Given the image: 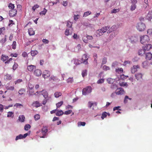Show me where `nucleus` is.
<instances>
[{"mask_svg":"<svg viewBox=\"0 0 152 152\" xmlns=\"http://www.w3.org/2000/svg\"><path fill=\"white\" fill-rule=\"evenodd\" d=\"M88 46L89 48H96L97 49H99L100 47L99 46H93L91 44H89Z\"/></svg>","mask_w":152,"mask_h":152,"instance_id":"6e6d98bb","label":"nucleus"},{"mask_svg":"<svg viewBox=\"0 0 152 152\" xmlns=\"http://www.w3.org/2000/svg\"><path fill=\"white\" fill-rule=\"evenodd\" d=\"M103 69L105 70H108L110 69L109 67L107 66L106 65H104L103 67Z\"/></svg>","mask_w":152,"mask_h":152,"instance_id":"4d7b16f0","label":"nucleus"},{"mask_svg":"<svg viewBox=\"0 0 152 152\" xmlns=\"http://www.w3.org/2000/svg\"><path fill=\"white\" fill-rule=\"evenodd\" d=\"M8 58L9 57L8 56H4L3 55H2L1 56V59L3 61H4L7 60Z\"/></svg>","mask_w":152,"mask_h":152,"instance_id":"bb28decb","label":"nucleus"},{"mask_svg":"<svg viewBox=\"0 0 152 152\" xmlns=\"http://www.w3.org/2000/svg\"><path fill=\"white\" fill-rule=\"evenodd\" d=\"M82 61L78 59H75L74 60V63L76 65H78L82 63Z\"/></svg>","mask_w":152,"mask_h":152,"instance_id":"b1692460","label":"nucleus"},{"mask_svg":"<svg viewBox=\"0 0 152 152\" xmlns=\"http://www.w3.org/2000/svg\"><path fill=\"white\" fill-rule=\"evenodd\" d=\"M148 34L152 36V29H149L147 31Z\"/></svg>","mask_w":152,"mask_h":152,"instance_id":"bf43d9fd","label":"nucleus"},{"mask_svg":"<svg viewBox=\"0 0 152 152\" xmlns=\"http://www.w3.org/2000/svg\"><path fill=\"white\" fill-rule=\"evenodd\" d=\"M143 48L145 51H148L152 48V45L151 44H147Z\"/></svg>","mask_w":152,"mask_h":152,"instance_id":"a211bd4d","label":"nucleus"},{"mask_svg":"<svg viewBox=\"0 0 152 152\" xmlns=\"http://www.w3.org/2000/svg\"><path fill=\"white\" fill-rule=\"evenodd\" d=\"M91 14V12L90 11H87L84 13L83 16V17H86Z\"/></svg>","mask_w":152,"mask_h":152,"instance_id":"4c0bfd02","label":"nucleus"},{"mask_svg":"<svg viewBox=\"0 0 152 152\" xmlns=\"http://www.w3.org/2000/svg\"><path fill=\"white\" fill-rule=\"evenodd\" d=\"M13 113L12 112H8L7 117H11L13 115Z\"/></svg>","mask_w":152,"mask_h":152,"instance_id":"13d9d810","label":"nucleus"},{"mask_svg":"<svg viewBox=\"0 0 152 152\" xmlns=\"http://www.w3.org/2000/svg\"><path fill=\"white\" fill-rule=\"evenodd\" d=\"M48 130L46 127L43 126L42 129V133L43 135V136L41 137L44 138L45 136V135L47 132Z\"/></svg>","mask_w":152,"mask_h":152,"instance_id":"9b49d317","label":"nucleus"},{"mask_svg":"<svg viewBox=\"0 0 152 152\" xmlns=\"http://www.w3.org/2000/svg\"><path fill=\"white\" fill-rule=\"evenodd\" d=\"M135 76L137 80H140L142 79V75L140 73H138L135 74Z\"/></svg>","mask_w":152,"mask_h":152,"instance_id":"dca6fc26","label":"nucleus"},{"mask_svg":"<svg viewBox=\"0 0 152 152\" xmlns=\"http://www.w3.org/2000/svg\"><path fill=\"white\" fill-rule=\"evenodd\" d=\"M31 55L32 56H35L37 55L38 52L37 50H31Z\"/></svg>","mask_w":152,"mask_h":152,"instance_id":"393cba45","label":"nucleus"},{"mask_svg":"<svg viewBox=\"0 0 152 152\" xmlns=\"http://www.w3.org/2000/svg\"><path fill=\"white\" fill-rule=\"evenodd\" d=\"M17 13V11L16 9H12L9 11V15L10 16L13 17L15 16Z\"/></svg>","mask_w":152,"mask_h":152,"instance_id":"9d476101","label":"nucleus"},{"mask_svg":"<svg viewBox=\"0 0 152 152\" xmlns=\"http://www.w3.org/2000/svg\"><path fill=\"white\" fill-rule=\"evenodd\" d=\"M123 71V69L122 68H118V69H116L115 72H116L119 73L122 72Z\"/></svg>","mask_w":152,"mask_h":152,"instance_id":"58836bf2","label":"nucleus"},{"mask_svg":"<svg viewBox=\"0 0 152 152\" xmlns=\"http://www.w3.org/2000/svg\"><path fill=\"white\" fill-rule=\"evenodd\" d=\"M42 74V72L39 69H37L34 72V75L38 77L41 76Z\"/></svg>","mask_w":152,"mask_h":152,"instance_id":"4468645a","label":"nucleus"},{"mask_svg":"<svg viewBox=\"0 0 152 152\" xmlns=\"http://www.w3.org/2000/svg\"><path fill=\"white\" fill-rule=\"evenodd\" d=\"M72 112V110H69L67 111H66L64 112V114L65 115H68L71 114Z\"/></svg>","mask_w":152,"mask_h":152,"instance_id":"864d4df0","label":"nucleus"},{"mask_svg":"<svg viewBox=\"0 0 152 152\" xmlns=\"http://www.w3.org/2000/svg\"><path fill=\"white\" fill-rule=\"evenodd\" d=\"M110 27L109 26H106L104 27L101 29H98L96 32L97 34L99 36L102 35Z\"/></svg>","mask_w":152,"mask_h":152,"instance_id":"f257e3e1","label":"nucleus"},{"mask_svg":"<svg viewBox=\"0 0 152 152\" xmlns=\"http://www.w3.org/2000/svg\"><path fill=\"white\" fill-rule=\"evenodd\" d=\"M73 78H69L67 80V82L68 83H71L73 82Z\"/></svg>","mask_w":152,"mask_h":152,"instance_id":"e2e57ef3","label":"nucleus"},{"mask_svg":"<svg viewBox=\"0 0 152 152\" xmlns=\"http://www.w3.org/2000/svg\"><path fill=\"white\" fill-rule=\"evenodd\" d=\"M4 79L6 80H10L12 79L11 75L9 74H7L4 76Z\"/></svg>","mask_w":152,"mask_h":152,"instance_id":"4be33fe9","label":"nucleus"},{"mask_svg":"<svg viewBox=\"0 0 152 152\" xmlns=\"http://www.w3.org/2000/svg\"><path fill=\"white\" fill-rule=\"evenodd\" d=\"M49 98H48V99H46L45 98V99L43 100L42 102V104L44 105H45L46 104L48 100H49Z\"/></svg>","mask_w":152,"mask_h":152,"instance_id":"774afa93","label":"nucleus"},{"mask_svg":"<svg viewBox=\"0 0 152 152\" xmlns=\"http://www.w3.org/2000/svg\"><path fill=\"white\" fill-rule=\"evenodd\" d=\"M108 83L112 84L114 82V80L111 78H108L107 80Z\"/></svg>","mask_w":152,"mask_h":152,"instance_id":"f704fd0d","label":"nucleus"},{"mask_svg":"<svg viewBox=\"0 0 152 152\" xmlns=\"http://www.w3.org/2000/svg\"><path fill=\"white\" fill-rule=\"evenodd\" d=\"M139 68V66L138 65H134L131 68V71L132 73H135L137 71V69Z\"/></svg>","mask_w":152,"mask_h":152,"instance_id":"2eb2a0df","label":"nucleus"},{"mask_svg":"<svg viewBox=\"0 0 152 152\" xmlns=\"http://www.w3.org/2000/svg\"><path fill=\"white\" fill-rule=\"evenodd\" d=\"M61 93L60 92H56L54 95L55 97L58 98L61 95Z\"/></svg>","mask_w":152,"mask_h":152,"instance_id":"a878e982","label":"nucleus"},{"mask_svg":"<svg viewBox=\"0 0 152 152\" xmlns=\"http://www.w3.org/2000/svg\"><path fill=\"white\" fill-rule=\"evenodd\" d=\"M22 81V80L21 79H18L15 81V84H17L20 83Z\"/></svg>","mask_w":152,"mask_h":152,"instance_id":"3c124183","label":"nucleus"},{"mask_svg":"<svg viewBox=\"0 0 152 152\" xmlns=\"http://www.w3.org/2000/svg\"><path fill=\"white\" fill-rule=\"evenodd\" d=\"M63 101H61L57 103L56 104L57 109L60 107L63 104Z\"/></svg>","mask_w":152,"mask_h":152,"instance_id":"72a5a7b5","label":"nucleus"},{"mask_svg":"<svg viewBox=\"0 0 152 152\" xmlns=\"http://www.w3.org/2000/svg\"><path fill=\"white\" fill-rule=\"evenodd\" d=\"M25 117L23 115L20 116L18 117V120L19 121L21 122H24L25 119Z\"/></svg>","mask_w":152,"mask_h":152,"instance_id":"aec40b11","label":"nucleus"},{"mask_svg":"<svg viewBox=\"0 0 152 152\" xmlns=\"http://www.w3.org/2000/svg\"><path fill=\"white\" fill-rule=\"evenodd\" d=\"M92 88L91 86H88L83 89L82 94L83 95H86L90 93L91 92Z\"/></svg>","mask_w":152,"mask_h":152,"instance_id":"7ed1b4c3","label":"nucleus"},{"mask_svg":"<svg viewBox=\"0 0 152 152\" xmlns=\"http://www.w3.org/2000/svg\"><path fill=\"white\" fill-rule=\"evenodd\" d=\"M145 53V51L144 50V48L143 47L142 49H140L138 51V55L140 56H142Z\"/></svg>","mask_w":152,"mask_h":152,"instance_id":"f3484780","label":"nucleus"},{"mask_svg":"<svg viewBox=\"0 0 152 152\" xmlns=\"http://www.w3.org/2000/svg\"><path fill=\"white\" fill-rule=\"evenodd\" d=\"M149 40V37L147 35H143L140 37V42L142 44L148 43Z\"/></svg>","mask_w":152,"mask_h":152,"instance_id":"f03ea898","label":"nucleus"},{"mask_svg":"<svg viewBox=\"0 0 152 152\" xmlns=\"http://www.w3.org/2000/svg\"><path fill=\"white\" fill-rule=\"evenodd\" d=\"M119 11V10L118 9H113L112 11V13H116Z\"/></svg>","mask_w":152,"mask_h":152,"instance_id":"680f3d73","label":"nucleus"},{"mask_svg":"<svg viewBox=\"0 0 152 152\" xmlns=\"http://www.w3.org/2000/svg\"><path fill=\"white\" fill-rule=\"evenodd\" d=\"M57 80L58 79L57 78V77L54 76H51L49 79V80L50 81L53 80V81H55Z\"/></svg>","mask_w":152,"mask_h":152,"instance_id":"2f4dec72","label":"nucleus"},{"mask_svg":"<svg viewBox=\"0 0 152 152\" xmlns=\"http://www.w3.org/2000/svg\"><path fill=\"white\" fill-rule=\"evenodd\" d=\"M64 114V112L61 110L58 111L56 113V115L57 116H60L63 115Z\"/></svg>","mask_w":152,"mask_h":152,"instance_id":"7c9ffc66","label":"nucleus"},{"mask_svg":"<svg viewBox=\"0 0 152 152\" xmlns=\"http://www.w3.org/2000/svg\"><path fill=\"white\" fill-rule=\"evenodd\" d=\"M104 79H101L97 81V83L98 84H101L103 83L104 82Z\"/></svg>","mask_w":152,"mask_h":152,"instance_id":"09e8293b","label":"nucleus"},{"mask_svg":"<svg viewBox=\"0 0 152 152\" xmlns=\"http://www.w3.org/2000/svg\"><path fill=\"white\" fill-rule=\"evenodd\" d=\"M39 7V5L37 4L35 5L32 8L33 10L34 11L35 9Z\"/></svg>","mask_w":152,"mask_h":152,"instance_id":"0e129e2a","label":"nucleus"},{"mask_svg":"<svg viewBox=\"0 0 152 152\" xmlns=\"http://www.w3.org/2000/svg\"><path fill=\"white\" fill-rule=\"evenodd\" d=\"M108 114L109 116H110V114L108 113H107L106 112H104L102 114L101 118L102 119H103L104 118L107 117V114Z\"/></svg>","mask_w":152,"mask_h":152,"instance_id":"5701e85b","label":"nucleus"},{"mask_svg":"<svg viewBox=\"0 0 152 152\" xmlns=\"http://www.w3.org/2000/svg\"><path fill=\"white\" fill-rule=\"evenodd\" d=\"M40 93H42L41 94L43 96L45 99H48V98H50L48 97V92L45 90H43L42 91H37L36 92V93L39 94Z\"/></svg>","mask_w":152,"mask_h":152,"instance_id":"423d86ee","label":"nucleus"},{"mask_svg":"<svg viewBox=\"0 0 152 152\" xmlns=\"http://www.w3.org/2000/svg\"><path fill=\"white\" fill-rule=\"evenodd\" d=\"M25 92V91L23 89H21L19 90L18 93L19 94L22 95Z\"/></svg>","mask_w":152,"mask_h":152,"instance_id":"603ef678","label":"nucleus"},{"mask_svg":"<svg viewBox=\"0 0 152 152\" xmlns=\"http://www.w3.org/2000/svg\"><path fill=\"white\" fill-rule=\"evenodd\" d=\"M142 64L143 68H146V67L148 65L147 61H144L142 63Z\"/></svg>","mask_w":152,"mask_h":152,"instance_id":"a18cd8bd","label":"nucleus"},{"mask_svg":"<svg viewBox=\"0 0 152 152\" xmlns=\"http://www.w3.org/2000/svg\"><path fill=\"white\" fill-rule=\"evenodd\" d=\"M137 41V38L135 37H132L131 39V42L132 43H135Z\"/></svg>","mask_w":152,"mask_h":152,"instance_id":"a19ab883","label":"nucleus"},{"mask_svg":"<svg viewBox=\"0 0 152 152\" xmlns=\"http://www.w3.org/2000/svg\"><path fill=\"white\" fill-rule=\"evenodd\" d=\"M82 75L83 77H84L87 75V70H83L82 73Z\"/></svg>","mask_w":152,"mask_h":152,"instance_id":"de8ad7c7","label":"nucleus"},{"mask_svg":"<svg viewBox=\"0 0 152 152\" xmlns=\"http://www.w3.org/2000/svg\"><path fill=\"white\" fill-rule=\"evenodd\" d=\"M6 88L7 90H8L13 91L14 89V87L13 86H7Z\"/></svg>","mask_w":152,"mask_h":152,"instance_id":"c756f323","label":"nucleus"},{"mask_svg":"<svg viewBox=\"0 0 152 152\" xmlns=\"http://www.w3.org/2000/svg\"><path fill=\"white\" fill-rule=\"evenodd\" d=\"M124 92V89L121 88H117L115 91L116 94L118 95L123 94Z\"/></svg>","mask_w":152,"mask_h":152,"instance_id":"1a4fd4ad","label":"nucleus"},{"mask_svg":"<svg viewBox=\"0 0 152 152\" xmlns=\"http://www.w3.org/2000/svg\"><path fill=\"white\" fill-rule=\"evenodd\" d=\"M72 34V32L69 31V30L67 29L65 31V34L66 36H68Z\"/></svg>","mask_w":152,"mask_h":152,"instance_id":"c85d7f7f","label":"nucleus"},{"mask_svg":"<svg viewBox=\"0 0 152 152\" xmlns=\"http://www.w3.org/2000/svg\"><path fill=\"white\" fill-rule=\"evenodd\" d=\"M107 62V58L104 57L102 61V64H104L106 63Z\"/></svg>","mask_w":152,"mask_h":152,"instance_id":"5fc2aeb1","label":"nucleus"},{"mask_svg":"<svg viewBox=\"0 0 152 152\" xmlns=\"http://www.w3.org/2000/svg\"><path fill=\"white\" fill-rule=\"evenodd\" d=\"M50 75V72L49 71L45 70L43 72L42 77L44 79H46L49 77Z\"/></svg>","mask_w":152,"mask_h":152,"instance_id":"6e6552de","label":"nucleus"},{"mask_svg":"<svg viewBox=\"0 0 152 152\" xmlns=\"http://www.w3.org/2000/svg\"><path fill=\"white\" fill-rule=\"evenodd\" d=\"M6 41V38L5 37L4 39H2L0 41L1 43L3 44Z\"/></svg>","mask_w":152,"mask_h":152,"instance_id":"338daca9","label":"nucleus"},{"mask_svg":"<svg viewBox=\"0 0 152 152\" xmlns=\"http://www.w3.org/2000/svg\"><path fill=\"white\" fill-rule=\"evenodd\" d=\"M93 39V37L91 36L88 35L86 34L85 37H84L82 38L83 41L85 43H88V40H91Z\"/></svg>","mask_w":152,"mask_h":152,"instance_id":"0eeeda50","label":"nucleus"},{"mask_svg":"<svg viewBox=\"0 0 152 152\" xmlns=\"http://www.w3.org/2000/svg\"><path fill=\"white\" fill-rule=\"evenodd\" d=\"M67 25L66 26L67 27H69L70 28H72V23L70 22L69 21H68L67 22Z\"/></svg>","mask_w":152,"mask_h":152,"instance_id":"37998d69","label":"nucleus"},{"mask_svg":"<svg viewBox=\"0 0 152 152\" xmlns=\"http://www.w3.org/2000/svg\"><path fill=\"white\" fill-rule=\"evenodd\" d=\"M120 85L121 86H126L127 87L128 85L126 82H121V83H119Z\"/></svg>","mask_w":152,"mask_h":152,"instance_id":"c9c22d12","label":"nucleus"},{"mask_svg":"<svg viewBox=\"0 0 152 152\" xmlns=\"http://www.w3.org/2000/svg\"><path fill=\"white\" fill-rule=\"evenodd\" d=\"M152 58V54L150 52L146 54L145 58L147 60H150Z\"/></svg>","mask_w":152,"mask_h":152,"instance_id":"6ab92c4d","label":"nucleus"},{"mask_svg":"<svg viewBox=\"0 0 152 152\" xmlns=\"http://www.w3.org/2000/svg\"><path fill=\"white\" fill-rule=\"evenodd\" d=\"M32 105L33 106L36 107H38L42 106V104L38 101L34 102Z\"/></svg>","mask_w":152,"mask_h":152,"instance_id":"f8f14e48","label":"nucleus"},{"mask_svg":"<svg viewBox=\"0 0 152 152\" xmlns=\"http://www.w3.org/2000/svg\"><path fill=\"white\" fill-rule=\"evenodd\" d=\"M136 7V4H132L131 7V11H133L135 10Z\"/></svg>","mask_w":152,"mask_h":152,"instance_id":"49530a36","label":"nucleus"},{"mask_svg":"<svg viewBox=\"0 0 152 152\" xmlns=\"http://www.w3.org/2000/svg\"><path fill=\"white\" fill-rule=\"evenodd\" d=\"M88 55L86 54H85L82 56L81 60L83 63L85 64H88Z\"/></svg>","mask_w":152,"mask_h":152,"instance_id":"39448f33","label":"nucleus"},{"mask_svg":"<svg viewBox=\"0 0 152 152\" xmlns=\"http://www.w3.org/2000/svg\"><path fill=\"white\" fill-rule=\"evenodd\" d=\"M34 118L35 120L37 121L40 119V115L38 114H37L34 115Z\"/></svg>","mask_w":152,"mask_h":152,"instance_id":"e433bc0d","label":"nucleus"},{"mask_svg":"<svg viewBox=\"0 0 152 152\" xmlns=\"http://www.w3.org/2000/svg\"><path fill=\"white\" fill-rule=\"evenodd\" d=\"M47 11V10L45 9L44 8L43 11H42L41 12H40V15L42 14V15H45Z\"/></svg>","mask_w":152,"mask_h":152,"instance_id":"052dcab7","label":"nucleus"},{"mask_svg":"<svg viewBox=\"0 0 152 152\" xmlns=\"http://www.w3.org/2000/svg\"><path fill=\"white\" fill-rule=\"evenodd\" d=\"M145 28V25L143 23H138L137 26V28L139 31H144Z\"/></svg>","mask_w":152,"mask_h":152,"instance_id":"20e7f679","label":"nucleus"},{"mask_svg":"<svg viewBox=\"0 0 152 152\" xmlns=\"http://www.w3.org/2000/svg\"><path fill=\"white\" fill-rule=\"evenodd\" d=\"M23 138V135L21 134H20L19 135L17 136L16 137L15 140H17L19 139H21Z\"/></svg>","mask_w":152,"mask_h":152,"instance_id":"ea45409f","label":"nucleus"},{"mask_svg":"<svg viewBox=\"0 0 152 152\" xmlns=\"http://www.w3.org/2000/svg\"><path fill=\"white\" fill-rule=\"evenodd\" d=\"M9 8L11 10L14 9L15 7L14 5L12 3H10L8 5Z\"/></svg>","mask_w":152,"mask_h":152,"instance_id":"79ce46f5","label":"nucleus"},{"mask_svg":"<svg viewBox=\"0 0 152 152\" xmlns=\"http://www.w3.org/2000/svg\"><path fill=\"white\" fill-rule=\"evenodd\" d=\"M42 41L45 44H48L49 43V41L46 39H43Z\"/></svg>","mask_w":152,"mask_h":152,"instance_id":"69168bd1","label":"nucleus"},{"mask_svg":"<svg viewBox=\"0 0 152 152\" xmlns=\"http://www.w3.org/2000/svg\"><path fill=\"white\" fill-rule=\"evenodd\" d=\"M36 68V66L35 65H31L28 66L27 67V69L28 70L29 72H33V70L35 69Z\"/></svg>","mask_w":152,"mask_h":152,"instance_id":"ddd939ff","label":"nucleus"},{"mask_svg":"<svg viewBox=\"0 0 152 152\" xmlns=\"http://www.w3.org/2000/svg\"><path fill=\"white\" fill-rule=\"evenodd\" d=\"M12 48L13 49H15L16 47V43L15 41H14L12 45Z\"/></svg>","mask_w":152,"mask_h":152,"instance_id":"c03bdc74","label":"nucleus"},{"mask_svg":"<svg viewBox=\"0 0 152 152\" xmlns=\"http://www.w3.org/2000/svg\"><path fill=\"white\" fill-rule=\"evenodd\" d=\"M31 126L29 124H26L24 128L25 130L27 131L31 128Z\"/></svg>","mask_w":152,"mask_h":152,"instance_id":"473e14b6","label":"nucleus"},{"mask_svg":"<svg viewBox=\"0 0 152 152\" xmlns=\"http://www.w3.org/2000/svg\"><path fill=\"white\" fill-rule=\"evenodd\" d=\"M28 32L29 35L30 36L33 35L35 34L34 31L32 28H30L28 29Z\"/></svg>","mask_w":152,"mask_h":152,"instance_id":"412c9836","label":"nucleus"},{"mask_svg":"<svg viewBox=\"0 0 152 152\" xmlns=\"http://www.w3.org/2000/svg\"><path fill=\"white\" fill-rule=\"evenodd\" d=\"M86 124V123L84 122H78L77 123V125L78 126H84Z\"/></svg>","mask_w":152,"mask_h":152,"instance_id":"cd10ccee","label":"nucleus"},{"mask_svg":"<svg viewBox=\"0 0 152 152\" xmlns=\"http://www.w3.org/2000/svg\"><path fill=\"white\" fill-rule=\"evenodd\" d=\"M18 65L17 63H15L14 64L12 67V69L14 70H15L18 67Z\"/></svg>","mask_w":152,"mask_h":152,"instance_id":"8fccbe9b","label":"nucleus"}]
</instances>
